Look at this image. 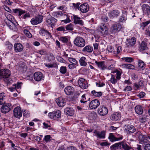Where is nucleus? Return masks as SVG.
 Returning <instances> with one entry per match:
<instances>
[{"label":"nucleus","instance_id":"1","mask_svg":"<svg viewBox=\"0 0 150 150\" xmlns=\"http://www.w3.org/2000/svg\"><path fill=\"white\" fill-rule=\"evenodd\" d=\"M136 136L139 138V143L143 145L145 150H150V144H149L150 136L143 135L140 132H138L136 133Z\"/></svg>","mask_w":150,"mask_h":150},{"label":"nucleus","instance_id":"2","mask_svg":"<svg viewBox=\"0 0 150 150\" xmlns=\"http://www.w3.org/2000/svg\"><path fill=\"white\" fill-rule=\"evenodd\" d=\"M108 28L107 25L102 23L98 27L97 30L100 36L106 35L108 34Z\"/></svg>","mask_w":150,"mask_h":150},{"label":"nucleus","instance_id":"3","mask_svg":"<svg viewBox=\"0 0 150 150\" xmlns=\"http://www.w3.org/2000/svg\"><path fill=\"white\" fill-rule=\"evenodd\" d=\"M61 115V112L59 110H54L49 113L48 116L50 118L53 120H57L59 119Z\"/></svg>","mask_w":150,"mask_h":150},{"label":"nucleus","instance_id":"4","mask_svg":"<svg viewBox=\"0 0 150 150\" xmlns=\"http://www.w3.org/2000/svg\"><path fill=\"white\" fill-rule=\"evenodd\" d=\"M74 45L80 47H83L85 45V40L81 37H77L76 38L74 41Z\"/></svg>","mask_w":150,"mask_h":150},{"label":"nucleus","instance_id":"5","mask_svg":"<svg viewBox=\"0 0 150 150\" xmlns=\"http://www.w3.org/2000/svg\"><path fill=\"white\" fill-rule=\"evenodd\" d=\"M122 25L120 22L115 23L112 25L111 30H112V33H116L120 31L122 28Z\"/></svg>","mask_w":150,"mask_h":150},{"label":"nucleus","instance_id":"6","mask_svg":"<svg viewBox=\"0 0 150 150\" xmlns=\"http://www.w3.org/2000/svg\"><path fill=\"white\" fill-rule=\"evenodd\" d=\"M14 116L16 118L20 119L22 116V112L21 109L19 106L16 107L13 111Z\"/></svg>","mask_w":150,"mask_h":150},{"label":"nucleus","instance_id":"7","mask_svg":"<svg viewBox=\"0 0 150 150\" xmlns=\"http://www.w3.org/2000/svg\"><path fill=\"white\" fill-rule=\"evenodd\" d=\"M100 105V102L98 99H95L90 102L89 104V108L91 109H96Z\"/></svg>","mask_w":150,"mask_h":150},{"label":"nucleus","instance_id":"8","mask_svg":"<svg viewBox=\"0 0 150 150\" xmlns=\"http://www.w3.org/2000/svg\"><path fill=\"white\" fill-rule=\"evenodd\" d=\"M11 105L10 103H7L3 105L1 107V110L2 112L4 113L9 112L11 110Z\"/></svg>","mask_w":150,"mask_h":150},{"label":"nucleus","instance_id":"9","mask_svg":"<svg viewBox=\"0 0 150 150\" xmlns=\"http://www.w3.org/2000/svg\"><path fill=\"white\" fill-rule=\"evenodd\" d=\"M78 84L79 86L82 89H86L88 86L87 81L83 78H80L79 79Z\"/></svg>","mask_w":150,"mask_h":150},{"label":"nucleus","instance_id":"10","mask_svg":"<svg viewBox=\"0 0 150 150\" xmlns=\"http://www.w3.org/2000/svg\"><path fill=\"white\" fill-rule=\"evenodd\" d=\"M98 114L101 116H104L107 114L108 110L107 108L104 106L100 107L98 109Z\"/></svg>","mask_w":150,"mask_h":150},{"label":"nucleus","instance_id":"11","mask_svg":"<svg viewBox=\"0 0 150 150\" xmlns=\"http://www.w3.org/2000/svg\"><path fill=\"white\" fill-rule=\"evenodd\" d=\"M95 63L98 68L101 70H104L107 69V66L105 64L104 61H95Z\"/></svg>","mask_w":150,"mask_h":150},{"label":"nucleus","instance_id":"12","mask_svg":"<svg viewBox=\"0 0 150 150\" xmlns=\"http://www.w3.org/2000/svg\"><path fill=\"white\" fill-rule=\"evenodd\" d=\"M106 131H103L99 132L97 130H95L94 132L95 136H96L98 138L100 139H103L105 138Z\"/></svg>","mask_w":150,"mask_h":150},{"label":"nucleus","instance_id":"13","mask_svg":"<svg viewBox=\"0 0 150 150\" xmlns=\"http://www.w3.org/2000/svg\"><path fill=\"white\" fill-rule=\"evenodd\" d=\"M34 79L37 81H39L43 80L44 76L42 73L40 72H36L34 74Z\"/></svg>","mask_w":150,"mask_h":150},{"label":"nucleus","instance_id":"14","mask_svg":"<svg viewBox=\"0 0 150 150\" xmlns=\"http://www.w3.org/2000/svg\"><path fill=\"white\" fill-rule=\"evenodd\" d=\"M119 137H115L112 133H110L108 137L109 139L112 142L118 141L121 140L123 138V136L119 135Z\"/></svg>","mask_w":150,"mask_h":150},{"label":"nucleus","instance_id":"15","mask_svg":"<svg viewBox=\"0 0 150 150\" xmlns=\"http://www.w3.org/2000/svg\"><path fill=\"white\" fill-rule=\"evenodd\" d=\"M10 75V71L8 69H2L0 71V76L4 78H7Z\"/></svg>","mask_w":150,"mask_h":150},{"label":"nucleus","instance_id":"16","mask_svg":"<svg viewBox=\"0 0 150 150\" xmlns=\"http://www.w3.org/2000/svg\"><path fill=\"white\" fill-rule=\"evenodd\" d=\"M56 101L58 105L60 107H63L66 104L65 100L61 97L57 98Z\"/></svg>","mask_w":150,"mask_h":150},{"label":"nucleus","instance_id":"17","mask_svg":"<svg viewBox=\"0 0 150 150\" xmlns=\"http://www.w3.org/2000/svg\"><path fill=\"white\" fill-rule=\"evenodd\" d=\"M74 88L71 86H68L66 87L64 89L65 93L68 95H71L74 92Z\"/></svg>","mask_w":150,"mask_h":150},{"label":"nucleus","instance_id":"18","mask_svg":"<svg viewBox=\"0 0 150 150\" xmlns=\"http://www.w3.org/2000/svg\"><path fill=\"white\" fill-rule=\"evenodd\" d=\"M79 9L81 12L85 13L89 10V7L87 3H85L80 5Z\"/></svg>","mask_w":150,"mask_h":150},{"label":"nucleus","instance_id":"19","mask_svg":"<svg viewBox=\"0 0 150 150\" xmlns=\"http://www.w3.org/2000/svg\"><path fill=\"white\" fill-rule=\"evenodd\" d=\"M23 46L20 43H16L14 45V49L15 51L16 52L22 51L23 49Z\"/></svg>","mask_w":150,"mask_h":150},{"label":"nucleus","instance_id":"20","mask_svg":"<svg viewBox=\"0 0 150 150\" xmlns=\"http://www.w3.org/2000/svg\"><path fill=\"white\" fill-rule=\"evenodd\" d=\"M136 129L134 127L133 125H128L125 128V131L127 134H130L135 132Z\"/></svg>","mask_w":150,"mask_h":150},{"label":"nucleus","instance_id":"21","mask_svg":"<svg viewBox=\"0 0 150 150\" xmlns=\"http://www.w3.org/2000/svg\"><path fill=\"white\" fill-rule=\"evenodd\" d=\"M120 14V11L118 10H113L110 12L109 13V16L110 18H117Z\"/></svg>","mask_w":150,"mask_h":150},{"label":"nucleus","instance_id":"22","mask_svg":"<svg viewBox=\"0 0 150 150\" xmlns=\"http://www.w3.org/2000/svg\"><path fill=\"white\" fill-rule=\"evenodd\" d=\"M120 117L121 115L120 113L115 112L111 115L110 118L113 121H116L120 120Z\"/></svg>","mask_w":150,"mask_h":150},{"label":"nucleus","instance_id":"23","mask_svg":"<svg viewBox=\"0 0 150 150\" xmlns=\"http://www.w3.org/2000/svg\"><path fill=\"white\" fill-rule=\"evenodd\" d=\"M64 112L68 115L73 116L74 114L75 111L72 108H67L64 109Z\"/></svg>","mask_w":150,"mask_h":150},{"label":"nucleus","instance_id":"24","mask_svg":"<svg viewBox=\"0 0 150 150\" xmlns=\"http://www.w3.org/2000/svg\"><path fill=\"white\" fill-rule=\"evenodd\" d=\"M136 41V38L134 37L130 39H128L126 42V45L128 47L132 46L135 44Z\"/></svg>","mask_w":150,"mask_h":150},{"label":"nucleus","instance_id":"25","mask_svg":"<svg viewBox=\"0 0 150 150\" xmlns=\"http://www.w3.org/2000/svg\"><path fill=\"white\" fill-rule=\"evenodd\" d=\"M139 50L142 53H144L146 51L148 50V48L147 47L146 43L144 42H142L141 43L140 46L139 48Z\"/></svg>","mask_w":150,"mask_h":150},{"label":"nucleus","instance_id":"26","mask_svg":"<svg viewBox=\"0 0 150 150\" xmlns=\"http://www.w3.org/2000/svg\"><path fill=\"white\" fill-rule=\"evenodd\" d=\"M39 34L42 36L46 35L48 38H51V35L50 33L46 30L42 28L39 31Z\"/></svg>","mask_w":150,"mask_h":150},{"label":"nucleus","instance_id":"27","mask_svg":"<svg viewBox=\"0 0 150 150\" xmlns=\"http://www.w3.org/2000/svg\"><path fill=\"white\" fill-rule=\"evenodd\" d=\"M7 20L6 22L7 23L8 26L10 27V28L13 25L15 26L18 24L15 19H7Z\"/></svg>","mask_w":150,"mask_h":150},{"label":"nucleus","instance_id":"28","mask_svg":"<svg viewBox=\"0 0 150 150\" xmlns=\"http://www.w3.org/2000/svg\"><path fill=\"white\" fill-rule=\"evenodd\" d=\"M142 9L144 13L148 14L150 12V7L148 5L144 4L142 6Z\"/></svg>","mask_w":150,"mask_h":150},{"label":"nucleus","instance_id":"29","mask_svg":"<svg viewBox=\"0 0 150 150\" xmlns=\"http://www.w3.org/2000/svg\"><path fill=\"white\" fill-rule=\"evenodd\" d=\"M12 11L15 13H18L19 16H21L22 15L25 13V10H23L20 8L13 9H12Z\"/></svg>","mask_w":150,"mask_h":150},{"label":"nucleus","instance_id":"30","mask_svg":"<svg viewBox=\"0 0 150 150\" xmlns=\"http://www.w3.org/2000/svg\"><path fill=\"white\" fill-rule=\"evenodd\" d=\"M64 18L66 19H80V18H79L77 16L72 15L71 13H69L67 15H64Z\"/></svg>","mask_w":150,"mask_h":150},{"label":"nucleus","instance_id":"31","mask_svg":"<svg viewBox=\"0 0 150 150\" xmlns=\"http://www.w3.org/2000/svg\"><path fill=\"white\" fill-rule=\"evenodd\" d=\"M86 58L84 57H82L79 60V63L80 65L83 67L86 66L87 64V62L86 61Z\"/></svg>","mask_w":150,"mask_h":150},{"label":"nucleus","instance_id":"32","mask_svg":"<svg viewBox=\"0 0 150 150\" xmlns=\"http://www.w3.org/2000/svg\"><path fill=\"white\" fill-rule=\"evenodd\" d=\"M135 110L136 112L139 115L142 114L143 113V109L141 106L138 105L135 107Z\"/></svg>","mask_w":150,"mask_h":150},{"label":"nucleus","instance_id":"33","mask_svg":"<svg viewBox=\"0 0 150 150\" xmlns=\"http://www.w3.org/2000/svg\"><path fill=\"white\" fill-rule=\"evenodd\" d=\"M93 50V48L89 45H87L85 46L83 48L82 51L84 52H91Z\"/></svg>","mask_w":150,"mask_h":150},{"label":"nucleus","instance_id":"34","mask_svg":"<svg viewBox=\"0 0 150 150\" xmlns=\"http://www.w3.org/2000/svg\"><path fill=\"white\" fill-rule=\"evenodd\" d=\"M122 68L125 69H133L135 68V67L131 64H124L122 65Z\"/></svg>","mask_w":150,"mask_h":150},{"label":"nucleus","instance_id":"35","mask_svg":"<svg viewBox=\"0 0 150 150\" xmlns=\"http://www.w3.org/2000/svg\"><path fill=\"white\" fill-rule=\"evenodd\" d=\"M59 40L63 43H67L68 41V36H61L59 38Z\"/></svg>","mask_w":150,"mask_h":150},{"label":"nucleus","instance_id":"36","mask_svg":"<svg viewBox=\"0 0 150 150\" xmlns=\"http://www.w3.org/2000/svg\"><path fill=\"white\" fill-rule=\"evenodd\" d=\"M91 93L92 95L95 97L100 96L102 94V93L101 92H96L95 90L92 91Z\"/></svg>","mask_w":150,"mask_h":150},{"label":"nucleus","instance_id":"37","mask_svg":"<svg viewBox=\"0 0 150 150\" xmlns=\"http://www.w3.org/2000/svg\"><path fill=\"white\" fill-rule=\"evenodd\" d=\"M42 22V19H31L30 21L31 24L33 25H36Z\"/></svg>","mask_w":150,"mask_h":150},{"label":"nucleus","instance_id":"38","mask_svg":"<svg viewBox=\"0 0 150 150\" xmlns=\"http://www.w3.org/2000/svg\"><path fill=\"white\" fill-rule=\"evenodd\" d=\"M59 71L62 74H64L66 73L67 71V69L66 67L62 66L59 69Z\"/></svg>","mask_w":150,"mask_h":150},{"label":"nucleus","instance_id":"39","mask_svg":"<svg viewBox=\"0 0 150 150\" xmlns=\"http://www.w3.org/2000/svg\"><path fill=\"white\" fill-rule=\"evenodd\" d=\"M122 59L125 61V62H131L133 61V59L130 57H123L122 58Z\"/></svg>","mask_w":150,"mask_h":150},{"label":"nucleus","instance_id":"40","mask_svg":"<svg viewBox=\"0 0 150 150\" xmlns=\"http://www.w3.org/2000/svg\"><path fill=\"white\" fill-rule=\"evenodd\" d=\"M57 19H47L46 22L48 24L51 25H53L56 22L55 20Z\"/></svg>","mask_w":150,"mask_h":150},{"label":"nucleus","instance_id":"41","mask_svg":"<svg viewBox=\"0 0 150 150\" xmlns=\"http://www.w3.org/2000/svg\"><path fill=\"white\" fill-rule=\"evenodd\" d=\"M111 76L110 80V81L112 84H115L117 82V79L115 78V76L111 75Z\"/></svg>","mask_w":150,"mask_h":150},{"label":"nucleus","instance_id":"42","mask_svg":"<svg viewBox=\"0 0 150 150\" xmlns=\"http://www.w3.org/2000/svg\"><path fill=\"white\" fill-rule=\"evenodd\" d=\"M68 60L71 64L77 65V62L75 59L72 58H69L68 59Z\"/></svg>","mask_w":150,"mask_h":150},{"label":"nucleus","instance_id":"43","mask_svg":"<svg viewBox=\"0 0 150 150\" xmlns=\"http://www.w3.org/2000/svg\"><path fill=\"white\" fill-rule=\"evenodd\" d=\"M23 32L25 34L27 37L29 38H30L32 37V34L28 30L25 29L24 30Z\"/></svg>","mask_w":150,"mask_h":150},{"label":"nucleus","instance_id":"44","mask_svg":"<svg viewBox=\"0 0 150 150\" xmlns=\"http://www.w3.org/2000/svg\"><path fill=\"white\" fill-rule=\"evenodd\" d=\"M36 52L40 54L41 55H44L46 54L47 53V52L46 50L44 49L38 50Z\"/></svg>","mask_w":150,"mask_h":150},{"label":"nucleus","instance_id":"45","mask_svg":"<svg viewBox=\"0 0 150 150\" xmlns=\"http://www.w3.org/2000/svg\"><path fill=\"white\" fill-rule=\"evenodd\" d=\"M121 144L122 147L125 150H129V147L127 144L124 143H122Z\"/></svg>","mask_w":150,"mask_h":150},{"label":"nucleus","instance_id":"46","mask_svg":"<svg viewBox=\"0 0 150 150\" xmlns=\"http://www.w3.org/2000/svg\"><path fill=\"white\" fill-rule=\"evenodd\" d=\"M43 127L45 128H48L49 129H51L50 125L49 123H46V122H44L43 123Z\"/></svg>","mask_w":150,"mask_h":150},{"label":"nucleus","instance_id":"47","mask_svg":"<svg viewBox=\"0 0 150 150\" xmlns=\"http://www.w3.org/2000/svg\"><path fill=\"white\" fill-rule=\"evenodd\" d=\"M139 67L140 68H143L144 65V64L143 61L141 60H139L138 62Z\"/></svg>","mask_w":150,"mask_h":150},{"label":"nucleus","instance_id":"48","mask_svg":"<svg viewBox=\"0 0 150 150\" xmlns=\"http://www.w3.org/2000/svg\"><path fill=\"white\" fill-rule=\"evenodd\" d=\"M23 115L25 117H28L30 116V114L29 111L25 110L23 112Z\"/></svg>","mask_w":150,"mask_h":150},{"label":"nucleus","instance_id":"49","mask_svg":"<svg viewBox=\"0 0 150 150\" xmlns=\"http://www.w3.org/2000/svg\"><path fill=\"white\" fill-rule=\"evenodd\" d=\"M62 14V13L61 11H58L57 12H54L53 13L52 15L53 16H56V18H57L58 17V16L60 15H61Z\"/></svg>","mask_w":150,"mask_h":150},{"label":"nucleus","instance_id":"50","mask_svg":"<svg viewBox=\"0 0 150 150\" xmlns=\"http://www.w3.org/2000/svg\"><path fill=\"white\" fill-rule=\"evenodd\" d=\"M117 75L116 79L117 80H119L120 79V76L121 74V71H117L116 72Z\"/></svg>","mask_w":150,"mask_h":150},{"label":"nucleus","instance_id":"51","mask_svg":"<svg viewBox=\"0 0 150 150\" xmlns=\"http://www.w3.org/2000/svg\"><path fill=\"white\" fill-rule=\"evenodd\" d=\"M74 22L75 24L83 25V21L81 19H74Z\"/></svg>","mask_w":150,"mask_h":150},{"label":"nucleus","instance_id":"52","mask_svg":"<svg viewBox=\"0 0 150 150\" xmlns=\"http://www.w3.org/2000/svg\"><path fill=\"white\" fill-rule=\"evenodd\" d=\"M50 135H47L45 136L44 140L46 142H49L50 140Z\"/></svg>","mask_w":150,"mask_h":150},{"label":"nucleus","instance_id":"53","mask_svg":"<svg viewBox=\"0 0 150 150\" xmlns=\"http://www.w3.org/2000/svg\"><path fill=\"white\" fill-rule=\"evenodd\" d=\"M96 85L97 86L102 87L105 85V83L102 82H96Z\"/></svg>","mask_w":150,"mask_h":150},{"label":"nucleus","instance_id":"54","mask_svg":"<svg viewBox=\"0 0 150 150\" xmlns=\"http://www.w3.org/2000/svg\"><path fill=\"white\" fill-rule=\"evenodd\" d=\"M145 35L150 37V25H149L147 29L145 31Z\"/></svg>","mask_w":150,"mask_h":150},{"label":"nucleus","instance_id":"55","mask_svg":"<svg viewBox=\"0 0 150 150\" xmlns=\"http://www.w3.org/2000/svg\"><path fill=\"white\" fill-rule=\"evenodd\" d=\"M82 99L80 100V102L81 103H84L86 102V98L85 97V95L83 94L81 96Z\"/></svg>","mask_w":150,"mask_h":150},{"label":"nucleus","instance_id":"56","mask_svg":"<svg viewBox=\"0 0 150 150\" xmlns=\"http://www.w3.org/2000/svg\"><path fill=\"white\" fill-rule=\"evenodd\" d=\"M108 50L110 52H114V48L111 46H108L107 47Z\"/></svg>","mask_w":150,"mask_h":150},{"label":"nucleus","instance_id":"57","mask_svg":"<svg viewBox=\"0 0 150 150\" xmlns=\"http://www.w3.org/2000/svg\"><path fill=\"white\" fill-rule=\"evenodd\" d=\"M44 64L45 66L48 68H52L54 66V64H52L49 63H45Z\"/></svg>","mask_w":150,"mask_h":150},{"label":"nucleus","instance_id":"58","mask_svg":"<svg viewBox=\"0 0 150 150\" xmlns=\"http://www.w3.org/2000/svg\"><path fill=\"white\" fill-rule=\"evenodd\" d=\"M119 146V144L118 143H116L111 146L110 148L112 149H116V148Z\"/></svg>","mask_w":150,"mask_h":150},{"label":"nucleus","instance_id":"59","mask_svg":"<svg viewBox=\"0 0 150 150\" xmlns=\"http://www.w3.org/2000/svg\"><path fill=\"white\" fill-rule=\"evenodd\" d=\"M77 65L74 64H69L68 65V67L70 69H74L76 66Z\"/></svg>","mask_w":150,"mask_h":150},{"label":"nucleus","instance_id":"60","mask_svg":"<svg viewBox=\"0 0 150 150\" xmlns=\"http://www.w3.org/2000/svg\"><path fill=\"white\" fill-rule=\"evenodd\" d=\"M66 29L68 30H73L72 25L71 24L67 25L66 27Z\"/></svg>","mask_w":150,"mask_h":150},{"label":"nucleus","instance_id":"61","mask_svg":"<svg viewBox=\"0 0 150 150\" xmlns=\"http://www.w3.org/2000/svg\"><path fill=\"white\" fill-rule=\"evenodd\" d=\"M6 19H12L13 17L10 14L8 13H5V14Z\"/></svg>","mask_w":150,"mask_h":150},{"label":"nucleus","instance_id":"62","mask_svg":"<svg viewBox=\"0 0 150 150\" xmlns=\"http://www.w3.org/2000/svg\"><path fill=\"white\" fill-rule=\"evenodd\" d=\"M21 83H17V84L15 85L14 86H15V88L16 89H19L21 88Z\"/></svg>","mask_w":150,"mask_h":150},{"label":"nucleus","instance_id":"63","mask_svg":"<svg viewBox=\"0 0 150 150\" xmlns=\"http://www.w3.org/2000/svg\"><path fill=\"white\" fill-rule=\"evenodd\" d=\"M6 47L9 49L12 48L13 47V45L9 42L6 43Z\"/></svg>","mask_w":150,"mask_h":150},{"label":"nucleus","instance_id":"64","mask_svg":"<svg viewBox=\"0 0 150 150\" xmlns=\"http://www.w3.org/2000/svg\"><path fill=\"white\" fill-rule=\"evenodd\" d=\"M134 86L135 90H137L140 87L141 85L139 84L135 83L134 84Z\"/></svg>","mask_w":150,"mask_h":150}]
</instances>
